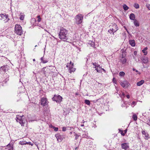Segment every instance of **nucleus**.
<instances>
[{"label": "nucleus", "instance_id": "f8f14e48", "mask_svg": "<svg viewBox=\"0 0 150 150\" xmlns=\"http://www.w3.org/2000/svg\"><path fill=\"white\" fill-rule=\"evenodd\" d=\"M121 147L122 149L126 150L129 148V146L127 144L125 143L121 144Z\"/></svg>", "mask_w": 150, "mask_h": 150}, {"label": "nucleus", "instance_id": "b1692460", "mask_svg": "<svg viewBox=\"0 0 150 150\" xmlns=\"http://www.w3.org/2000/svg\"><path fill=\"white\" fill-rule=\"evenodd\" d=\"M123 7L125 11L127 10L129 8V7H128L125 4H124L123 5Z\"/></svg>", "mask_w": 150, "mask_h": 150}, {"label": "nucleus", "instance_id": "bb28decb", "mask_svg": "<svg viewBox=\"0 0 150 150\" xmlns=\"http://www.w3.org/2000/svg\"><path fill=\"white\" fill-rule=\"evenodd\" d=\"M108 32L110 34L112 33L113 35H114V33H115L113 30H112L110 28V29L109 30Z\"/></svg>", "mask_w": 150, "mask_h": 150}, {"label": "nucleus", "instance_id": "4c0bfd02", "mask_svg": "<svg viewBox=\"0 0 150 150\" xmlns=\"http://www.w3.org/2000/svg\"><path fill=\"white\" fill-rule=\"evenodd\" d=\"M24 142L23 141H20L19 142V144H21L22 145H24Z\"/></svg>", "mask_w": 150, "mask_h": 150}, {"label": "nucleus", "instance_id": "423d86ee", "mask_svg": "<svg viewBox=\"0 0 150 150\" xmlns=\"http://www.w3.org/2000/svg\"><path fill=\"white\" fill-rule=\"evenodd\" d=\"M124 53L123 52H122V56L119 58L120 61L122 64H125L127 62L126 59L125 58V57L124 56L123 54Z\"/></svg>", "mask_w": 150, "mask_h": 150}, {"label": "nucleus", "instance_id": "2eb2a0df", "mask_svg": "<svg viewBox=\"0 0 150 150\" xmlns=\"http://www.w3.org/2000/svg\"><path fill=\"white\" fill-rule=\"evenodd\" d=\"M129 44L132 47H134L135 45V40H130L129 41Z\"/></svg>", "mask_w": 150, "mask_h": 150}, {"label": "nucleus", "instance_id": "c756f323", "mask_svg": "<svg viewBox=\"0 0 150 150\" xmlns=\"http://www.w3.org/2000/svg\"><path fill=\"white\" fill-rule=\"evenodd\" d=\"M133 118L134 120L135 121H136L137 120V116L136 115L134 114L133 115Z\"/></svg>", "mask_w": 150, "mask_h": 150}, {"label": "nucleus", "instance_id": "c85d7f7f", "mask_svg": "<svg viewBox=\"0 0 150 150\" xmlns=\"http://www.w3.org/2000/svg\"><path fill=\"white\" fill-rule=\"evenodd\" d=\"M125 74V73L123 71H121L119 73L120 75L122 76H124Z\"/></svg>", "mask_w": 150, "mask_h": 150}, {"label": "nucleus", "instance_id": "39448f33", "mask_svg": "<svg viewBox=\"0 0 150 150\" xmlns=\"http://www.w3.org/2000/svg\"><path fill=\"white\" fill-rule=\"evenodd\" d=\"M109 27L112 30H113L115 32H116L119 29L116 24L114 23H111L109 26Z\"/></svg>", "mask_w": 150, "mask_h": 150}, {"label": "nucleus", "instance_id": "09e8293b", "mask_svg": "<svg viewBox=\"0 0 150 150\" xmlns=\"http://www.w3.org/2000/svg\"><path fill=\"white\" fill-rule=\"evenodd\" d=\"M127 129H126L124 131V133L125 134L126 133H127Z\"/></svg>", "mask_w": 150, "mask_h": 150}, {"label": "nucleus", "instance_id": "8fccbe9b", "mask_svg": "<svg viewBox=\"0 0 150 150\" xmlns=\"http://www.w3.org/2000/svg\"><path fill=\"white\" fill-rule=\"evenodd\" d=\"M70 64H71V66H73V63L71 64V61L70 62Z\"/></svg>", "mask_w": 150, "mask_h": 150}, {"label": "nucleus", "instance_id": "bf43d9fd", "mask_svg": "<svg viewBox=\"0 0 150 150\" xmlns=\"http://www.w3.org/2000/svg\"><path fill=\"white\" fill-rule=\"evenodd\" d=\"M122 95H123V96H124L125 95V94H124V93H122Z\"/></svg>", "mask_w": 150, "mask_h": 150}, {"label": "nucleus", "instance_id": "9d476101", "mask_svg": "<svg viewBox=\"0 0 150 150\" xmlns=\"http://www.w3.org/2000/svg\"><path fill=\"white\" fill-rule=\"evenodd\" d=\"M9 66L6 65H4L3 66L1 67L0 68V70H2L4 72H6V71H7L8 70V69Z\"/></svg>", "mask_w": 150, "mask_h": 150}, {"label": "nucleus", "instance_id": "f704fd0d", "mask_svg": "<svg viewBox=\"0 0 150 150\" xmlns=\"http://www.w3.org/2000/svg\"><path fill=\"white\" fill-rule=\"evenodd\" d=\"M38 18V22H40L41 21V18L40 17V16H38L37 17Z\"/></svg>", "mask_w": 150, "mask_h": 150}, {"label": "nucleus", "instance_id": "ea45409f", "mask_svg": "<svg viewBox=\"0 0 150 150\" xmlns=\"http://www.w3.org/2000/svg\"><path fill=\"white\" fill-rule=\"evenodd\" d=\"M146 7L148 8V9L150 10V5L148 4L146 5Z\"/></svg>", "mask_w": 150, "mask_h": 150}, {"label": "nucleus", "instance_id": "20e7f679", "mask_svg": "<svg viewBox=\"0 0 150 150\" xmlns=\"http://www.w3.org/2000/svg\"><path fill=\"white\" fill-rule=\"evenodd\" d=\"M83 17L82 15L80 14L77 15L76 18V23L77 24H81L82 21Z\"/></svg>", "mask_w": 150, "mask_h": 150}, {"label": "nucleus", "instance_id": "58836bf2", "mask_svg": "<svg viewBox=\"0 0 150 150\" xmlns=\"http://www.w3.org/2000/svg\"><path fill=\"white\" fill-rule=\"evenodd\" d=\"M25 143H24V145H25V144H30V142H25Z\"/></svg>", "mask_w": 150, "mask_h": 150}, {"label": "nucleus", "instance_id": "774afa93", "mask_svg": "<svg viewBox=\"0 0 150 150\" xmlns=\"http://www.w3.org/2000/svg\"><path fill=\"white\" fill-rule=\"evenodd\" d=\"M76 95H78V94H77V93H76Z\"/></svg>", "mask_w": 150, "mask_h": 150}, {"label": "nucleus", "instance_id": "6e6d98bb", "mask_svg": "<svg viewBox=\"0 0 150 150\" xmlns=\"http://www.w3.org/2000/svg\"><path fill=\"white\" fill-rule=\"evenodd\" d=\"M13 147H12L11 148V149H12V150H13ZM10 150H11V149H10Z\"/></svg>", "mask_w": 150, "mask_h": 150}, {"label": "nucleus", "instance_id": "4be33fe9", "mask_svg": "<svg viewBox=\"0 0 150 150\" xmlns=\"http://www.w3.org/2000/svg\"><path fill=\"white\" fill-rule=\"evenodd\" d=\"M76 69L75 68H73L72 66L70 67H69L70 72L71 73V72H73L75 71Z\"/></svg>", "mask_w": 150, "mask_h": 150}, {"label": "nucleus", "instance_id": "393cba45", "mask_svg": "<svg viewBox=\"0 0 150 150\" xmlns=\"http://www.w3.org/2000/svg\"><path fill=\"white\" fill-rule=\"evenodd\" d=\"M84 103L86 104L89 105H90V101L88 100H85Z\"/></svg>", "mask_w": 150, "mask_h": 150}, {"label": "nucleus", "instance_id": "052dcab7", "mask_svg": "<svg viewBox=\"0 0 150 150\" xmlns=\"http://www.w3.org/2000/svg\"><path fill=\"white\" fill-rule=\"evenodd\" d=\"M148 120L150 122V118L148 119Z\"/></svg>", "mask_w": 150, "mask_h": 150}, {"label": "nucleus", "instance_id": "f257e3e1", "mask_svg": "<svg viewBox=\"0 0 150 150\" xmlns=\"http://www.w3.org/2000/svg\"><path fill=\"white\" fill-rule=\"evenodd\" d=\"M68 31L63 28H61L59 34V38L61 40L65 41L68 40L67 34Z\"/></svg>", "mask_w": 150, "mask_h": 150}, {"label": "nucleus", "instance_id": "603ef678", "mask_svg": "<svg viewBox=\"0 0 150 150\" xmlns=\"http://www.w3.org/2000/svg\"><path fill=\"white\" fill-rule=\"evenodd\" d=\"M96 71L97 72H99V70H98V69H96Z\"/></svg>", "mask_w": 150, "mask_h": 150}, {"label": "nucleus", "instance_id": "864d4df0", "mask_svg": "<svg viewBox=\"0 0 150 150\" xmlns=\"http://www.w3.org/2000/svg\"><path fill=\"white\" fill-rule=\"evenodd\" d=\"M147 122H148V123H147V124L148 125H149L150 126V122L149 123L148 121H147Z\"/></svg>", "mask_w": 150, "mask_h": 150}, {"label": "nucleus", "instance_id": "680f3d73", "mask_svg": "<svg viewBox=\"0 0 150 150\" xmlns=\"http://www.w3.org/2000/svg\"><path fill=\"white\" fill-rule=\"evenodd\" d=\"M66 67H68V65H66Z\"/></svg>", "mask_w": 150, "mask_h": 150}, {"label": "nucleus", "instance_id": "473e14b6", "mask_svg": "<svg viewBox=\"0 0 150 150\" xmlns=\"http://www.w3.org/2000/svg\"><path fill=\"white\" fill-rule=\"evenodd\" d=\"M136 104V102L133 101L132 102V107H134V106Z\"/></svg>", "mask_w": 150, "mask_h": 150}, {"label": "nucleus", "instance_id": "49530a36", "mask_svg": "<svg viewBox=\"0 0 150 150\" xmlns=\"http://www.w3.org/2000/svg\"><path fill=\"white\" fill-rule=\"evenodd\" d=\"M96 66H97V67L98 68V67H99V68H100V65H99V64H98V65H96Z\"/></svg>", "mask_w": 150, "mask_h": 150}, {"label": "nucleus", "instance_id": "7ed1b4c3", "mask_svg": "<svg viewBox=\"0 0 150 150\" xmlns=\"http://www.w3.org/2000/svg\"><path fill=\"white\" fill-rule=\"evenodd\" d=\"M62 98V97L60 95H55L52 99L53 101H55L57 103H59L61 102Z\"/></svg>", "mask_w": 150, "mask_h": 150}, {"label": "nucleus", "instance_id": "f03ea898", "mask_svg": "<svg viewBox=\"0 0 150 150\" xmlns=\"http://www.w3.org/2000/svg\"><path fill=\"white\" fill-rule=\"evenodd\" d=\"M15 33L18 35H21L23 33L22 28L20 25L16 24L15 27Z\"/></svg>", "mask_w": 150, "mask_h": 150}, {"label": "nucleus", "instance_id": "7c9ffc66", "mask_svg": "<svg viewBox=\"0 0 150 150\" xmlns=\"http://www.w3.org/2000/svg\"><path fill=\"white\" fill-rule=\"evenodd\" d=\"M17 119L16 120V121L17 122H19V121L21 120L22 118L21 117H16Z\"/></svg>", "mask_w": 150, "mask_h": 150}, {"label": "nucleus", "instance_id": "ddd939ff", "mask_svg": "<svg viewBox=\"0 0 150 150\" xmlns=\"http://www.w3.org/2000/svg\"><path fill=\"white\" fill-rule=\"evenodd\" d=\"M55 137H56L57 140L58 141V142H61L63 139L61 135L59 134H56Z\"/></svg>", "mask_w": 150, "mask_h": 150}, {"label": "nucleus", "instance_id": "9b49d317", "mask_svg": "<svg viewBox=\"0 0 150 150\" xmlns=\"http://www.w3.org/2000/svg\"><path fill=\"white\" fill-rule=\"evenodd\" d=\"M128 82L126 81H124L121 83V85L124 88H126L127 87Z\"/></svg>", "mask_w": 150, "mask_h": 150}, {"label": "nucleus", "instance_id": "4d7b16f0", "mask_svg": "<svg viewBox=\"0 0 150 150\" xmlns=\"http://www.w3.org/2000/svg\"><path fill=\"white\" fill-rule=\"evenodd\" d=\"M33 61H35V59H33Z\"/></svg>", "mask_w": 150, "mask_h": 150}, {"label": "nucleus", "instance_id": "2f4dec72", "mask_svg": "<svg viewBox=\"0 0 150 150\" xmlns=\"http://www.w3.org/2000/svg\"><path fill=\"white\" fill-rule=\"evenodd\" d=\"M52 127L54 129V130L55 131H57L58 130V127H55L54 126H53L52 125Z\"/></svg>", "mask_w": 150, "mask_h": 150}, {"label": "nucleus", "instance_id": "a878e982", "mask_svg": "<svg viewBox=\"0 0 150 150\" xmlns=\"http://www.w3.org/2000/svg\"><path fill=\"white\" fill-rule=\"evenodd\" d=\"M20 124L22 126H24V124L25 123V121H23V120L22 119L20 121H19Z\"/></svg>", "mask_w": 150, "mask_h": 150}, {"label": "nucleus", "instance_id": "72a5a7b5", "mask_svg": "<svg viewBox=\"0 0 150 150\" xmlns=\"http://www.w3.org/2000/svg\"><path fill=\"white\" fill-rule=\"evenodd\" d=\"M74 133H75L74 135L75 136V139H77L78 138L79 135L75 133V132H74Z\"/></svg>", "mask_w": 150, "mask_h": 150}, {"label": "nucleus", "instance_id": "5701e85b", "mask_svg": "<svg viewBox=\"0 0 150 150\" xmlns=\"http://www.w3.org/2000/svg\"><path fill=\"white\" fill-rule=\"evenodd\" d=\"M147 49V47H145L143 50H142V51L143 53H144V55H146L147 54V52L146 51Z\"/></svg>", "mask_w": 150, "mask_h": 150}, {"label": "nucleus", "instance_id": "c03bdc74", "mask_svg": "<svg viewBox=\"0 0 150 150\" xmlns=\"http://www.w3.org/2000/svg\"><path fill=\"white\" fill-rule=\"evenodd\" d=\"M123 27L125 28V29L127 31V33H129V32L127 30V28L125 26H124Z\"/></svg>", "mask_w": 150, "mask_h": 150}, {"label": "nucleus", "instance_id": "0eeeda50", "mask_svg": "<svg viewBox=\"0 0 150 150\" xmlns=\"http://www.w3.org/2000/svg\"><path fill=\"white\" fill-rule=\"evenodd\" d=\"M42 71H43V73L45 76L48 75L50 73V70L49 69L46 68V67H44L42 69Z\"/></svg>", "mask_w": 150, "mask_h": 150}, {"label": "nucleus", "instance_id": "de8ad7c7", "mask_svg": "<svg viewBox=\"0 0 150 150\" xmlns=\"http://www.w3.org/2000/svg\"><path fill=\"white\" fill-rule=\"evenodd\" d=\"M93 65H94V66H96V62H95L94 63H93Z\"/></svg>", "mask_w": 150, "mask_h": 150}, {"label": "nucleus", "instance_id": "0e129e2a", "mask_svg": "<svg viewBox=\"0 0 150 150\" xmlns=\"http://www.w3.org/2000/svg\"><path fill=\"white\" fill-rule=\"evenodd\" d=\"M134 54H135V53H136V52H135V51L134 52Z\"/></svg>", "mask_w": 150, "mask_h": 150}, {"label": "nucleus", "instance_id": "4468645a", "mask_svg": "<svg viewBox=\"0 0 150 150\" xmlns=\"http://www.w3.org/2000/svg\"><path fill=\"white\" fill-rule=\"evenodd\" d=\"M143 63L147 64L149 61L147 57H144L141 59Z\"/></svg>", "mask_w": 150, "mask_h": 150}, {"label": "nucleus", "instance_id": "69168bd1", "mask_svg": "<svg viewBox=\"0 0 150 150\" xmlns=\"http://www.w3.org/2000/svg\"><path fill=\"white\" fill-rule=\"evenodd\" d=\"M134 54H135V53H136V52H135V51L134 52Z\"/></svg>", "mask_w": 150, "mask_h": 150}, {"label": "nucleus", "instance_id": "1a4fd4ad", "mask_svg": "<svg viewBox=\"0 0 150 150\" xmlns=\"http://www.w3.org/2000/svg\"><path fill=\"white\" fill-rule=\"evenodd\" d=\"M0 17H1L0 19L2 20L5 21L6 19H7L6 21H5V22H7L9 20V19L8 18V16H6V15H4V14H0Z\"/></svg>", "mask_w": 150, "mask_h": 150}, {"label": "nucleus", "instance_id": "e2e57ef3", "mask_svg": "<svg viewBox=\"0 0 150 150\" xmlns=\"http://www.w3.org/2000/svg\"><path fill=\"white\" fill-rule=\"evenodd\" d=\"M81 126H84V125H81Z\"/></svg>", "mask_w": 150, "mask_h": 150}, {"label": "nucleus", "instance_id": "a19ab883", "mask_svg": "<svg viewBox=\"0 0 150 150\" xmlns=\"http://www.w3.org/2000/svg\"><path fill=\"white\" fill-rule=\"evenodd\" d=\"M66 130V127H62V131H65Z\"/></svg>", "mask_w": 150, "mask_h": 150}, {"label": "nucleus", "instance_id": "a211bd4d", "mask_svg": "<svg viewBox=\"0 0 150 150\" xmlns=\"http://www.w3.org/2000/svg\"><path fill=\"white\" fill-rule=\"evenodd\" d=\"M130 19L131 20H135V15L133 13H131L129 16Z\"/></svg>", "mask_w": 150, "mask_h": 150}, {"label": "nucleus", "instance_id": "a18cd8bd", "mask_svg": "<svg viewBox=\"0 0 150 150\" xmlns=\"http://www.w3.org/2000/svg\"><path fill=\"white\" fill-rule=\"evenodd\" d=\"M126 97L127 98H129L130 97L129 95H127L126 96Z\"/></svg>", "mask_w": 150, "mask_h": 150}, {"label": "nucleus", "instance_id": "cd10ccee", "mask_svg": "<svg viewBox=\"0 0 150 150\" xmlns=\"http://www.w3.org/2000/svg\"><path fill=\"white\" fill-rule=\"evenodd\" d=\"M134 7L136 9L138 8L139 7V5L137 3H135L134 4Z\"/></svg>", "mask_w": 150, "mask_h": 150}, {"label": "nucleus", "instance_id": "6ab92c4d", "mask_svg": "<svg viewBox=\"0 0 150 150\" xmlns=\"http://www.w3.org/2000/svg\"><path fill=\"white\" fill-rule=\"evenodd\" d=\"M88 44L89 45H90L91 47H94L95 46V43L91 41H89L88 43Z\"/></svg>", "mask_w": 150, "mask_h": 150}, {"label": "nucleus", "instance_id": "e433bc0d", "mask_svg": "<svg viewBox=\"0 0 150 150\" xmlns=\"http://www.w3.org/2000/svg\"><path fill=\"white\" fill-rule=\"evenodd\" d=\"M112 81L114 83H116V80L115 78H113L112 79Z\"/></svg>", "mask_w": 150, "mask_h": 150}, {"label": "nucleus", "instance_id": "c9c22d12", "mask_svg": "<svg viewBox=\"0 0 150 150\" xmlns=\"http://www.w3.org/2000/svg\"><path fill=\"white\" fill-rule=\"evenodd\" d=\"M24 17L22 15H21L20 16V19L21 20H23L24 19Z\"/></svg>", "mask_w": 150, "mask_h": 150}, {"label": "nucleus", "instance_id": "3c124183", "mask_svg": "<svg viewBox=\"0 0 150 150\" xmlns=\"http://www.w3.org/2000/svg\"><path fill=\"white\" fill-rule=\"evenodd\" d=\"M94 68H95L96 69H98V67H97V66H95V67H94Z\"/></svg>", "mask_w": 150, "mask_h": 150}, {"label": "nucleus", "instance_id": "13d9d810", "mask_svg": "<svg viewBox=\"0 0 150 150\" xmlns=\"http://www.w3.org/2000/svg\"><path fill=\"white\" fill-rule=\"evenodd\" d=\"M72 134V132H70V134Z\"/></svg>", "mask_w": 150, "mask_h": 150}, {"label": "nucleus", "instance_id": "412c9836", "mask_svg": "<svg viewBox=\"0 0 150 150\" xmlns=\"http://www.w3.org/2000/svg\"><path fill=\"white\" fill-rule=\"evenodd\" d=\"M134 25L136 27H138L139 26V23L138 21L136 20H134Z\"/></svg>", "mask_w": 150, "mask_h": 150}, {"label": "nucleus", "instance_id": "aec40b11", "mask_svg": "<svg viewBox=\"0 0 150 150\" xmlns=\"http://www.w3.org/2000/svg\"><path fill=\"white\" fill-rule=\"evenodd\" d=\"M144 82V81L143 80H142L140 81L137 82V86H140L142 85Z\"/></svg>", "mask_w": 150, "mask_h": 150}, {"label": "nucleus", "instance_id": "37998d69", "mask_svg": "<svg viewBox=\"0 0 150 150\" xmlns=\"http://www.w3.org/2000/svg\"><path fill=\"white\" fill-rule=\"evenodd\" d=\"M132 70L133 71H135L136 72H138V71L137 70H136L134 68H133L132 69Z\"/></svg>", "mask_w": 150, "mask_h": 150}, {"label": "nucleus", "instance_id": "5fc2aeb1", "mask_svg": "<svg viewBox=\"0 0 150 150\" xmlns=\"http://www.w3.org/2000/svg\"><path fill=\"white\" fill-rule=\"evenodd\" d=\"M102 69L103 70V71H105V70L104 69Z\"/></svg>", "mask_w": 150, "mask_h": 150}, {"label": "nucleus", "instance_id": "f3484780", "mask_svg": "<svg viewBox=\"0 0 150 150\" xmlns=\"http://www.w3.org/2000/svg\"><path fill=\"white\" fill-rule=\"evenodd\" d=\"M40 60L41 61V62L43 64L46 63L48 62V61L47 59H45L44 58V57H42L40 58Z\"/></svg>", "mask_w": 150, "mask_h": 150}, {"label": "nucleus", "instance_id": "79ce46f5", "mask_svg": "<svg viewBox=\"0 0 150 150\" xmlns=\"http://www.w3.org/2000/svg\"><path fill=\"white\" fill-rule=\"evenodd\" d=\"M122 132L121 133V134L122 136H124L125 135V134L124 133H123L122 131H121Z\"/></svg>", "mask_w": 150, "mask_h": 150}, {"label": "nucleus", "instance_id": "338daca9", "mask_svg": "<svg viewBox=\"0 0 150 150\" xmlns=\"http://www.w3.org/2000/svg\"><path fill=\"white\" fill-rule=\"evenodd\" d=\"M98 100V99L97 100H96V102H97Z\"/></svg>", "mask_w": 150, "mask_h": 150}, {"label": "nucleus", "instance_id": "6e6552de", "mask_svg": "<svg viewBox=\"0 0 150 150\" xmlns=\"http://www.w3.org/2000/svg\"><path fill=\"white\" fill-rule=\"evenodd\" d=\"M41 101V104L44 106L47 105L48 104L47 100L45 98H42Z\"/></svg>", "mask_w": 150, "mask_h": 150}, {"label": "nucleus", "instance_id": "dca6fc26", "mask_svg": "<svg viewBox=\"0 0 150 150\" xmlns=\"http://www.w3.org/2000/svg\"><path fill=\"white\" fill-rule=\"evenodd\" d=\"M142 133L143 135H145V139H149V135L145 131H142Z\"/></svg>", "mask_w": 150, "mask_h": 150}]
</instances>
